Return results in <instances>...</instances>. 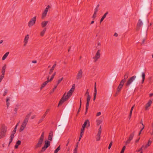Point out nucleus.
<instances>
[{
    "label": "nucleus",
    "mask_w": 153,
    "mask_h": 153,
    "mask_svg": "<svg viewBox=\"0 0 153 153\" xmlns=\"http://www.w3.org/2000/svg\"><path fill=\"white\" fill-rule=\"evenodd\" d=\"M145 74L144 72H143L142 73V83H143L144 82L145 79Z\"/></svg>",
    "instance_id": "31"
},
{
    "label": "nucleus",
    "mask_w": 153,
    "mask_h": 153,
    "mask_svg": "<svg viewBox=\"0 0 153 153\" xmlns=\"http://www.w3.org/2000/svg\"><path fill=\"white\" fill-rule=\"evenodd\" d=\"M10 100V98L9 97H7L6 99V105H7V108H8L10 104V103L9 102V101Z\"/></svg>",
    "instance_id": "29"
},
{
    "label": "nucleus",
    "mask_w": 153,
    "mask_h": 153,
    "mask_svg": "<svg viewBox=\"0 0 153 153\" xmlns=\"http://www.w3.org/2000/svg\"><path fill=\"white\" fill-rule=\"evenodd\" d=\"M83 72L82 69H80L78 71L77 74L76 76V79H81L82 76Z\"/></svg>",
    "instance_id": "11"
},
{
    "label": "nucleus",
    "mask_w": 153,
    "mask_h": 153,
    "mask_svg": "<svg viewBox=\"0 0 153 153\" xmlns=\"http://www.w3.org/2000/svg\"><path fill=\"white\" fill-rule=\"evenodd\" d=\"M75 85L74 84L72 85L71 89L68 92L67 94H66V93L64 94L62 97L59 101L58 107L59 106L62 105L65 101L67 100L71 96L75 88Z\"/></svg>",
    "instance_id": "1"
},
{
    "label": "nucleus",
    "mask_w": 153,
    "mask_h": 153,
    "mask_svg": "<svg viewBox=\"0 0 153 153\" xmlns=\"http://www.w3.org/2000/svg\"><path fill=\"white\" fill-rule=\"evenodd\" d=\"M9 53V52H7V53H5L3 56L2 58V60H4L7 58V57Z\"/></svg>",
    "instance_id": "25"
},
{
    "label": "nucleus",
    "mask_w": 153,
    "mask_h": 153,
    "mask_svg": "<svg viewBox=\"0 0 153 153\" xmlns=\"http://www.w3.org/2000/svg\"><path fill=\"white\" fill-rule=\"evenodd\" d=\"M47 12L44 10V12L42 14V19H44V18L46 16Z\"/></svg>",
    "instance_id": "30"
},
{
    "label": "nucleus",
    "mask_w": 153,
    "mask_h": 153,
    "mask_svg": "<svg viewBox=\"0 0 153 153\" xmlns=\"http://www.w3.org/2000/svg\"><path fill=\"white\" fill-rule=\"evenodd\" d=\"M56 65V63H55L54 65H53V66L52 67L51 69H50V71L49 73V74H51L52 72H53L54 68L55 67Z\"/></svg>",
    "instance_id": "23"
},
{
    "label": "nucleus",
    "mask_w": 153,
    "mask_h": 153,
    "mask_svg": "<svg viewBox=\"0 0 153 153\" xmlns=\"http://www.w3.org/2000/svg\"><path fill=\"white\" fill-rule=\"evenodd\" d=\"M126 146H124L122 149V150L120 152V153H123L124 152V151L126 149Z\"/></svg>",
    "instance_id": "43"
},
{
    "label": "nucleus",
    "mask_w": 153,
    "mask_h": 153,
    "mask_svg": "<svg viewBox=\"0 0 153 153\" xmlns=\"http://www.w3.org/2000/svg\"><path fill=\"white\" fill-rule=\"evenodd\" d=\"M30 115V114H28L26 116L25 118L23 120L21 126L20 127L19 131H22L25 128L28 121Z\"/></svg>",
    "instance_id": "2"
},
{
    "label": "nucleus",
    "mask_w": 153,
    "mask_h": 153,
    "mask_svg": "<svg viewBox=\"0 0 153 153\" xmlns=\"http://www.w3.org/2000/svg\"><path fill=\"white\" fill-rule=\"evenodd\" d=\"M48 83V82L47 81L44 82L41 85V86L40 88V89H42Z\"/></svg>",
    "instance_id": "32"
},
{
    "label": "nucleus",
    "mask_w": 153,
    "mask_h": 153,
    "mask_svg": "<svg viewBox=\"0 0 153 153\" xmlns=\"http://www.w3.org/2000/svg\"><path fill=\"white\" fill-rule=\"evenodd\" d=\"M53 78H52V77H51V78H50V79H49V77L48 76L47 78V82H48H48H51L52 80L53 79Z\"/></svg>",
    "instance_id": "40"
},
{
    "label": "nucleus",
    "mask_w": 153,
    "mask_h": 153,
    "mask_svg": "<svg viewBox=\"0 0 153 153\" xmlns=\"http://www.w3.org/2000/svg\"><path fill=\"white\" fill-rule=\"evenodd\" d=\"M131 140L128 139L126 142V144H127L129 143L130 142V141H131Z\"/></svg>",
    "instance_id": "47"
},
{
    "label": "nucleus",
    "mask_w": 153,
    "mask_h": 153,
    "mask_svg": "<svg viewBox=\"0 0 153 153\" xmlns=\"http://www.w3.org/2000/svg\"><path fill=\"white\" fill-rule=\"evenodd\" d=\"M46 116V114H44L41 117V119L39 120L38 123L39 124L41 123L43 120L44 118Z\"/></svg>",
    "instance_id": "28"
},
{
    "label": "nucleus",
    "mask_w": 153,
    "mask_h": 153,
    "mask_svg": "<svg viewBox=\"0 0 153 153\" xmlns=\"http://www.w3.org/2000/svg\"><path fill=\"white\" fill-rule=\"evenodd\" d=\"M32 62L33 63H36L37 62L36 60H33L32 61Z\"/></svg>",
    "instance_id": "64"
},
{
    "label": "nucleus",
    "mask_w": 153,
    "mask_h": 153,
    "mask_svg": "<svg viewBox=\"0 0 153 153\" xmlns=\"http://www.w3.org/2000/svg\"><path fill=\"white\" fill-rule=\"evenodd\" d=\"M101 133L98 132L97 135L96 140L97 141H99L100 140V135Z\"/></svg>",
    "instance_id": "26"
},
{
    "label": "nucleus",
    "mask_w": 153,
    "mask_h": 153,
    "mask_svg": "<svg viewBox=\"0 0 153 153\" xmlns=\"http://www.w3.org/2000/svg\"><path fill=\"white\" fill-rule=\"evenodd\" d=\"M63 78L62 77L61 78L59 79L57 81V84L56 85H58L62 81L63 79Z\"/></svg>",
    "instance_id": "37"
},
{
    "label": "nucleus",
    "mask_w": 153,
    "mask_h": 153,
    "mask_svg": "<svg viewBox=\"0 0 153 153\" xmlns=\"http://www.w3.org/2000/svg\"><path fill=\"white\" fill-rule=\"evenodd\" d=\"M128 72H126L124 76V79H123L122 80H124V82L125 83L126 81V79L128 78Z\"/></svg>",
    "instance_id": "24"
},
{
    "label": "nucleus",
    "mask_w": 153,
    "mask_h": 153,
    "mask_svg": "<svg viewBox=\"0 0 153 153\" xmlns=\"http://www.w3.org/2000/svg\"><path fill=\"white\" fill-rule=\"evenodd\" d=\"M10 140H9V144H8V146H9L10 144L12 142V140H13V139L14 138V137H12V136H10Z\"/></svg>",
    "instance_id": "36"
},
{
    "label": "nucleus",
    "mask_w": 153,
    "mask_h": 153,
    "mask_svg": "<svg viewBox=\"0 0 153 153\" xmlns=\"http://www.w3.org/2000/svg\"><path fill=\"white\" fill-rule=\"evenodd\" d=\"M97 125H99L101 123L102 121L100 120H98L97 121Z\"/></svg>",
    "instance_id": "50"
},
{
    "label": "nucleus",
    "mask_w": 153,
    "mask_h": 153,
    "mask_svg": "<svg viewBox=\"0 0 153 153\" xmlns=\"http://www.w3.org/2000/svg\"><path fill=\"white\" fill-rule=\"evenodd\" d=\"M85 94L89 95V92H88V89H87V90L86 91V93H85Z\"/></svg>",
    "instance_id": "59"
},
{
    "label": "nucleus",
    "mask_w": 153,
    "mask_h": 153,
    "mask_svg": "<svg viewBox=\"0 0 153 153\" xmlns=\"http://www.w3.org/2000/svg\"><path fill=\"white\" fill-rule=\"evenodd\" d=\"M101 113L100 112H99L97 113V114L96 116H98L101 115Z\"/></svg>",
    "instance_id": "57"
},
{
    "label": "nucleus",
    "mask_w": 153,
    "mask_h": 153,
    "mask_svg": "<svg viewBox=\"0 0 153 153\" xmlns=\"http://www.w3.org/2000/svg\"><path fill=\"white\" fill-rule=\"evenodd\" d=\"M7 89H5L4 91V92L3 93V96H5L7 94Z\"/></svg>",
    "instance_id": "46"
},
{
    "label": "nucleus",
    "mask_w": 153,
    "mask_h": 153,
    "mask_svg": "<svg viewBox=\"0 0 153 153\" xmlns=\"http://www.w3.org/2000/svg\"><path fill=\"white\" fill-rule=\"evenodd\" d=\"M134 132H133L130 135V136L129 137V139L130 140H131L133 137H134Z\"/></svg>",
    "instance_id": "34"
},
{
    "label": "nucleus",
    "mask_w": 153,
    "mask_h": 153,
    "mask_svg": "<svg viewBox=\"0 0 153 153\" xmlns=\"http://www.w3.org/2000/svg\"><path fill=\"white\" fill-rule=\"evenodd\" d=\"M56 74V73L55 72L54 74H53V75H52L51 77L53 78L54 76H55Z\"/></svg>",
    "instance_id": "56"
},
{
    "label": "nucleus",
    "mask_w": 153,
    "mask_h": 153,
    "mask_svg": "<svg viewBox=\"0 0 153 153\" xmlns=\"http://www.w3.org/2000/svg\"><path fill=\"white\" fill-rule=\"evenodd\" d=\"M4 75L2 74L0 76V82H1L2 80L4 77Z\"/></svg>",
    "instance_id": "44"
},
{
    "label": "nucleus",
    "mask_w": 153,
    "mask_h": 153,
    "mask_svg": "<svg viewBox=\"0 0 153 153\" xmlns=\"http://www.w3.org/2000/svg\"><path fill=\"white\" fill-rule=\"evenodd\" d=\"M50 142L48 140H45V144L44 146L42 148L40 151L41 152H43L45 151L46 149L50 146Z\"/></svg>",
    "instance_id": "6"
},
{
    "label": "nucleus",
    "mask_w": 153,
    "mask_h": 153,
    "mask_svg": "<svg viewBox=\"0 0 153 153\" xmlns=\"http://www.w3.org/2000/svg\"><path fill=\"white\" fill-rule=\"evenodd\" d=\"M29 39V35L27 34L25 37L23 42L24 43V46H25L26 45Z\"/></svg>",
    "instance_id": "13"
},
{
    "label": "nucleus",
    "mask_w": 153,
    "mask_h": 153,
    "mask_svg": "<svg viewBox=\"0 0 153 153\" xmlns=\"http://www.w3.org/2000/svg\"><path fill=\"white\" fill-rule=\"evenodd\" d=\"M94 99H93L94 101L95 100L96 97V95H97V89H96V83H95V85H94Z\"/></svg>",
    "instance_id": "18"
},
{
    "label": "nucleus",
    "mask_w": 153,
    "mask_h": 153,
    "mask_svg": "<svg viewBox=\"0 0 153 153\" xmlns=\"http://www.w3.org/2000/svg\"><path fill=\"white\" fill-rule=\"evenodd\" d=\"M143 128H142L141 130H140V132H139V135H140V134H141V132L143 130Z\"/></svg>",
    "instance_id": "61"
},
{
    "label": "nucleus",
    "mask_w": 153,
    "mask_h": 153,
    "mask_svg": "<svg viewBox=\"0 0 153 153\" xmlns=\"http://www.w3.org/2000/svg\"><path fill=\"white\" fill-rule=\"evenodd\" d=\"M16 132L13 131L12 132V133L11 134L10 136L14 137V135L15 134Z\"/></svg>",
    "instance_id": "49"
},
{
    "label": "nucleus",
    "mask_w": 153,
    "mask_h": 153,
    "mask_svg": "<svg viewBox=\"0 0 153 153\" xmlns=\"http://www.w3.org/2000/svg\"><path fill=\"white\" fill-rule=\"evenodd\" d=\"M36 17L35 16L31 18L28 23V26L29 27H32L36 22Z\"/></svg>",
    "instance_id": "5"
},
{
    "label": "nucleus",
    "mask_w": 153,
    "mask_h": 153,
    "mask_svg": "<svg viewBox=\"0 0 153 153\" xmlns=\"http://www.w3.org/2000/svg\"><path fill=\"white\" fill-rule=\"evenodd\" d=\"M149 146L147 144L146 146H144V147L143 148L145 149H146Z\"/></svg>",
    "instance_id": "60"
},
{
    "label": "nucleus",
    "mask_w": 153,
    "mask_h": 153,
    "mask_svg": "<svg viewBox=\"0 0 153 153\" xmlns=\"http://www.w3.org/2000/svg\"><path fill=\"white\" fill-rule=\"evenodd\" d=\"M124 83V80H121V81L120 84L117 88L116 94H118L120 91Z\"/></svg>",
    "instance_id": "10"
},
{
    "label": "nucleus",
    "mask_w": 153,
    "mask_h": 153,
    "mask_svg": "<svg viewBox=\"0 0 153 153\" xmlns=\"http://www.w3.org/2000/svg\"><path fill=\"white\" fill-rule=\"evenodd\" d=\"M17 110H18V108H15L14 109V111H15V113H16V112H17Z\"/></svg>",
    "instance_id": "58"
},
{
    "label": "nucleus",
    "mask_w": 153,
    "mask_h": 153,
    "mask_svg": "<svg viewBox=\"0 0 153 153\" xmlns=\"http://www.w3.org/2000/svg\"><path fill=\"white\" fill-rule=\"evenodd\" d=\"M85 127L82 126V127L81 129V132H84Z\"/></svg>",
    "instance_id": "51"
},
{
    "label": "nucleus",
    "mask_w": 153,
    "mask_h": 153,
    "mask_svg": "<svg viewBox=\"0 0 153 153\" xmlns=\"http://www.w3.org/2000/svg\"><path fill=\"white\" fill-rule=\"evenodd\" d=\"M57 86V85H56L54 86L52 91L51 92V94L53 93L54 91V90L56 88Z\"/></svg>",
    "instance_id": "41"
},
{
    "label": "nucleus",
    "mask_w": 153,
    "mask_h": 153,
    "mask_svg": "<svg viewBox=\"0 0 153 153\" xmlns=\"http://www.w3.org/2000/svg\"><path fill=\"white\" fill-rule=\"evenodd\" d=\"M114 36L117 37L118 36V34L117 33H115L114 35Z\"/></svg>",
    "instance_id": "63"
},
{
    "label": "nucleus",
    "mask_w": 153,
    "mask_h": 153,
    "mask_svg": "<svg viewBox=\"0 0 153 153\" xmlns=\"http://www.w3.org/2000/svg\"><path fill=\"white\" fill-rule=\"evenodd\" d=\"M51 8V7L50 5H48L45 8V10L46 11L48 12V9Z\"/></svg>",
    "instance_id": "42"
},
{
    "label": "nucleus",
    "mask_w": 153,
    "mask_h": 153,
    "mask_svg": "<svg viewBox=\"0 0 153 153\" xmlns=\"http://www.w3.org/2000/svg\"><path fill=\"white\" fill-rule=\"evenodd\" d=\"M53 78H52V77H51V78H50V79H49V77L48 76L47 78V82H48H48H51L52 80L53 79Z\"/></svg>",
    "instance_id": "39"
},
{
    "label": "nucleus",
    "mask_w": 153,
    "mask_h": 153,
    "mask_svg": "<svg viewBox=\"0 0 153 153\" xmlns=\"http://www.w3.org/2000/svg\"><path fill=\"white\" fill-rule=\"evenodd\" d=\"M152 103V101L151 100H149V101L148 102L146 105V107H145L146 110H147L148 109V107L150 106Z\"/></svg>",
    "instance_id": "17"
},
{
    "label": "nucleus",
    "mask_w": 153,
    "mask_h": 153,
    "mask_svg": "<svg viewBox=\"0 0 153 153\" xmlns=\"http://www.w3.org/2000/svg\"><path fill=\"white\" fill-rule=\"evenodd\" d=\"M44 139V132H43L41 135L39 139L38 142L36 144L35 146V148L37 149L40 147L42 144Z\"/></svg>",
    "instance_id": "4"
},
{
    "label": "nucleus",
    "mask_w": 153,
    "mask_h": 153,
    "mask_svg": "<svg viewBox=\"0 0 153 153\" xmlns=\"http://www.w3.org/2000/svg\"><path fill=\"white\" fill-rule=\"evenodd\" d=\"M82 105V101H81V98H80V107H81Z\"/></svg>",
    "instance_id": "62"
},
{
    "label": "nucleus",
    "mask_w": 153,
    "mask_h": 153,
    "mask_svg": "<svg viewBox=\"0 0 153 153\" xmlns=\"http://www.w3.org/2000/svg\"><path fill=\"white\" fill-rule=\"evenodd\" d=\"M144 145H143L141 148H140L137 151V152H141V151H142V150H143V149L144 148Z\"/></svg>",
    "instance_id": "45"
},
{
    "label": "nucleus",
    "mask_w": 153,
    "mask_h": 153,
    "mask_svg": "<svg viewBox=\"0 0 153 153\" xmlns=\"http://www.w3.org/2000/svg\"><path fill=\"white\" fill-rule=\"evenodd\" d=\"M87 102L86 103V111L85 114L87 112L88 108L89 102L91 99V96L89 95H87Z\"/></svg>",
    "instance_id": "9"
},
{
    "label": "nucleus",
    "mask_w": 153,
    "mask_h": 153,
    "mask_svg": "<svg viewBox=\"0 0 153 153\" xmlns=\"http://www.w3.org/2000/svg\"><path fill=\"white\" fill-rule=\"evenodd\" d=\"M100 6V5L99 4H98L97 6H96V8H95V10H94V13H97L98 10V8H99V7Z\"/></svg>",
    "instance_id": "33"
},
{
    "label": "nucleus",
    "mask_w": 153,
    "mask_h": 153,
    "mask_svg": "<svg viewBox=\"0 0 153 153\" xmlns=\"http://www.w3.org/2000/svg\"><path fill=\"white\" fill-rule=\"evenodd\" d=\"M6 68V65L5 64H4V65L2 67V68L1 69V73L2 74L4 75V73L5 71V69Z\"/></svg>",
    "instance_id": "19"
},
{
    "label": "nucleus",
    "mask_w": 153,
    "mask_h": 153,
    "mask_svg": "<svg viewBox=\"0 0 153 153\" xmlns=\"http://www.w3.org/2000/svg\"><path fill=\"white\" fill-rule=\"evenodd\" d=\"M108 12H106L103 15V16H102V18H101L100 20V23H101V22L103 21V20L106 17V15L108 14Z\"/></svg>",
    "instance_id": "22"
},
{
    "label": "nucleus",
    "mask_w": 153,
    "mask_h": 153,
    "mask_svg": "<svg viewBox=\"0 0 153 153\" xmlns=\"http://www.w3.org/2000/svg\"><path fill=\"white\" fill-rule=\"evenodd\" d=\"M134 106H135V105H133L132 107L131 108V110H130V114H129V119H130L131 117V115H132V111L134 108Z\"/></svg>",
    "instance_id": "27"
},
{
    "label": "nucleus",
    "mask_w": 153,
    "mask_h": 153,
    "mask_svg": "<svg viewBox=\"0 0 153 153\" xmlns=\"http://www.w3.org/2000/svg\"><path fill=\"white\" fill-rule=\"evenodd\" d=\"M112 141H111V142L109 144V146H108V149H109L111 148V146L112 145Z\"/></svg>",
    "instance_id": "48"
},
{
    "label": "nucleus",
    "mask_w": 153,
    "mask_h": 153,
    "mask_svg": "<svg viewBox=\"0 0 153 153\" xmlns=\"http://www.w3.org/2000/svg\"><path fill=\"white\" fill-rule=\"evenodd\" d=\"M50 111V109H47L45 113V114H46V115L48 113V112H49Z\"/></svg>",
    "instance_id": "55"
},
{
    "label": "nucleus",
    "mask_w": 153,
    "mask_h": 153,
    "mask_svg": "<svg viewBox=\"0 0 153 153\" xmlns=\"http://www.w3.org/2000/svg\"><path fill=\"white\" fill-rule=\"evenodd\" d=\"M86 125L88 126H90V122L88 120H87L85 121L82 126L85 127Z\"/></svg>",
    "instance_id": "15"
},
{
    "label": "nucleus",
    "mask_w": 153,
    "mask_h": 153,
    "mask_svg": "<svg viewBox=\"0 0 153 153\" xmlns=\"http://www.w3.org/2000/svg\"><path fill=\"white\" fill-rule=\"evenodd\" d=\"M53 136V132L52 131H51L49 133L48 139L50 141L52 140V137Z\"/></svg>",
    "instance_id": "14"
},
{
    "label": "nucleus",
    "mask_w": 153,
    "mask_h": 153,
    "mask_svg": "<svg viewBox=\"0 0 153 153\" xmlns=\"http://www.w3.org/2000/svg\"><path fill=\"white\" fill-rule=\"evenodd\" d=\"M21 144V141L20 140H18L17 141L16 143V145L15 146V148L16 149H17L18 147V146H19Z\"/></svg>",
    "instance_id": "20"
},
{
    "label": "nucleus",
    "mask_w": 153,
    "mask_h": 153,
    "mask_svg": "<svg viewBox=\"0 0 153 153\" xmlns=\"http://www.w3.org/2000/svg\"><path fill=\"white\" fill-rule=\"evenodd\" d=\"M136 76L134 75L130 78L126 84V87H129L132 82L135 79Z\"/></svg>",
    "instance_id": "7"
},
{
    "label": "nucleus",
    "mask_w": 153,
    "mask_h": 153,
    "mask_svg": "<svg viewBox=\"0 0 153 153\" xmlns=\"http://www.w3.org/2000/svg\"><path fill=\"white\" fill-rule=\"evenodd\" d=\"M143 24V23L142 21L140 19H139L137 24V27L136 28V30L137 31L139 30Z\"/></svg>",
    "instance_id": "12"
},
{
    "label": "nucleus",
    "mask_w": 153,
    "mask_h": 153,
    "mask_svg": "<svg viewBox=\"0 0 153 153\" xmlns=\"http://www.w3.org/2000/svg\"><path fill=\"white\" fill-rule=\"evenodd\" d=\"M53 78H52V77H51V78H50V79H49V77L48 76L47 78V82H48H48H51L52 80L53 79Z\"/></svg>",
    "instance_id": "38"
},
{
    "label": "nucleus",
    "mask_w": 153,
    "mask_h": 153,
    "mask_svg": "<svg viewBox=\"0 0 153 153\" xmlns=\"http://www.w3.org/2000/svg\"><path fill=\"white\" fill-rule=\"evenodd\" d=\"M60 149V146H59L54 151V153H57L58 152Z\"/></svg>",
    "instance_id": "35"
},
{
    "label": "nucleus",
    "mask_w": 153,
    "mask_h": 153,
    "mask_svg": "<svg viewBox=\"0 0 153 153\" xmlns=\"http://www.w3.org/2000/svg\"><path fill=\"white\" fill-rule=\"evenodd\" d=\"M97 13H94L93 15V16L92 18L94 19L95 18V17L96 16V14Z\"/></svg>",
    "instance_id": "52"
},
{
    "label": "nucleus",
    "mask_w": 153,
    "mask_h": 153,
    "mask_svg": "<svg viewBox=\"0 0 153 153\" xmlns=\"http://www.w3.org/2000/svg\"><path fill=\"white\" fill-rule=\"evenodd\" d=\"M7 131V127L5 125H1L0 128V138H1L5 137Z\"/></svg>",
    "instance_id": "3"
},
{
    "label": "nucleus",
    "mask_w": 153,
    "mask_h": 153,
    "mask_svg": "<svg viewBox=\"0 0 153 153\" xmlns=\"http://www.w3.org/2000/svg\"><path fill=\"white\" fill-rule=\"evenodd\" d=\"M48 22V21H44L41 23V27L42 28H44L47 25Z\"/></svg>",
    "instance_id": "16"
},
{
    "label": "nucleus",
    "mask_w": 153,
    "mask_h": 153,
    "mask_svg": "<svg viewBox=\"0 0 153 153\" xmlns=\"http://www.w3.org/2000/svg\"><path fill=\"white\" fill-rule=\"evenodd\" d=\"M100 50H98L96 53L94 57H93L94 61L95 62H96L98 59H99L100 56Z\"/></svg>",
    "instance_id": "8"
},
{
    "label": "nucleus",
    "mask_w": 153,
    "mask_h": 153,
    "mask_svg": "<svg viewBox=\"0 0 153 153\" xmlns=\"http://www.w3.org/2000/svg\"><path fill=\"white\" fill-rule=\"evenodd\" d=\"M151 143H152V142H151V141H150V140H149L148 141V143L147 144L149 146L151 145Z\"/></svg>",
    "instance_id": "53"
},
{
    "label": "nucleus",
    "mask_w": 153,
    "mask_h": 153,
    "mask_svg": "<svg viewBox=\"0 0 153 153\" xmlns=\"http://www.w3.org/2000/svg\"><path fill=\"white\" fill-rule=\"evenodd\" d=\"M98 132L101 133V126H100L98 129Z\"/></svg>",
    "instance_id": "54"
},
{
    "label": "nucleus",
    "mask_w": 153,
    "mask_h": 153,
    "mask_svg": "<svg viewBox=\"0 0 153 153\" xmlns=\"http://www.w3.org/2000/svg\"><path fill=\"white\" fill-rule=\"evenodd\" d=\"M46 28H45V27L44 29L43 30L41 31L40 33V36H43L45 33V32L46 31Z\"/></svg>",
    "instance_id": "21"
}]
</instances>
